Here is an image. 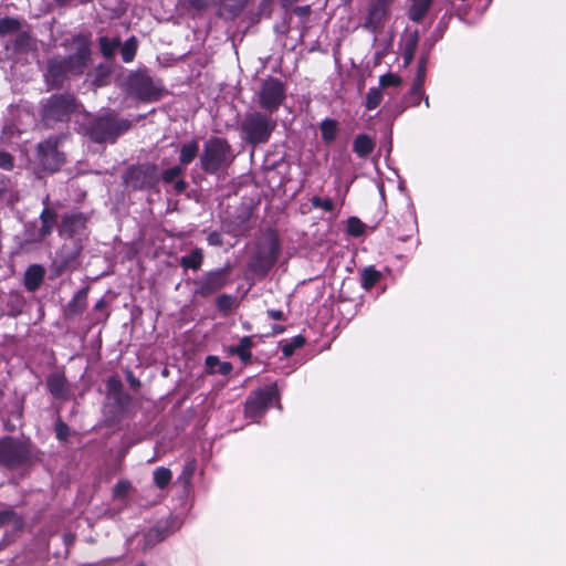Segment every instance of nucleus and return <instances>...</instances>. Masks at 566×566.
I'll use <instances>...</instances> for the list:
<instances>
[{"label": "nucleus", "instance_id": "19", "mask_svg": "<svg viewBox=\"0 0 566 566\" xmlns=\"http://www.w3.org/2000/svg\"><path fill=\"white\" fill-rule=\"evenodd\" d=\"M375 144L373 139L366 134H360L356 136L353 149L359 157H367L374 150Z\"/></svg>", "mask_w": 566, "mask_h": 566}, {"label": "nucleus", "instance_id": "9", "mask_svg": "<svg viewBox=\"0 0 566 566\" xmlns=\"http://www.w3.org/2000/svg\"><path fill=\"white\" fill-rule=\"evenodd\" d=\"M229 272V268L208 272L196 283V293L201 296H209L216 293L226 285Z\"/></svg>", "mask_w": 566, "mask_h": 566}, {"label": "nucleus", "instance_id": "37", "mask_svg": "<svg viewBox=\"0 0 566 566\" xmlns=\"http://www.w3.org/2000/svg\"><path fill=\"white\" fill-rule=\"evenodd\" d=\"M184 169L180 166H175L169 169H166L163 174V179L165 182H172L176 178H178L182 174Z\"/></svg>", "mask_w": 566, "mask_h": 566}, {"label": "nucleus", "instance_id": "2", "mask_svg": "<svg viewBox=\"0 0 566 566\" xmlns=\"http://www.w3.org/2000/svg\"><path fill=\"white\" fill-rule=\"evenodd\" d=\"M232 159L233 154L230 145L224 139L214 137L206 143L200 156V164L205 171L214 174L228 166Z\"/></svg>", "mask_w": 566, "mask_h": 566}, {"label": "nucleus", "instance_id": "49", "mask_svg": "<svg viewBox=\"0 0 566 566\" xmlns=\"http://www.w3.org/2000/svg\"><path fill=\"white\" fill-rule=\"evenodd\" d=\"M283 331H284V328L281 325H274L273 326V332L275 334L282 333Z\"/></svg>", "mask_w": 566, "mask_h": 566}, {"label": "nucleus", "instance_id": "53", "mask_svg": "<svg viewBox=\"0 0 566 566\" xmlns=\"http://www.w3.org/2000/svg\"><path fill=\"white\" fill-rule=\"evenodd\" d=\"M128 380L133 386L138 384V381L132 375L128 376Z\"/></svg>", "mask_w": 566, "mask_h": 566}, {"label": "nucleus", "instance_id": "46", "mask_svg": "<svg viewBox=\"0 0 566 566\" xmlns=\"http://www.w3.org/2000/svg\"><path fill=\"white\" fill-rule=\"evenodd\" d=\"M268 315L272 318V319H282L283 318V312L282 311H276V310H270L268 311Z\"/></svg>", "mask_w": 566, "mask_h": 566}, {"label": "nucleus", "instance_id": "25", "mask_svg": "<svg viewBox=\"0 0 566 566\" xmlns=\"http://www.w3.org/2000/svg\"><path fill=\"white\" fill-rule=\"evenodd\" d=\"M338 132V124L333 119H325L321 122V135L323 139L331 143L335 139Z\"/></svg>", "mask_w": 566, "mask_h": 566}, {"label": "nucleus", "instance_id": "35", "mask_svg": "<svg viewBox=\"0 0 566 566\" xmlns=\"http://www.w3.org/2000/svg\"><path fill=\"white\" fill-rule=\"evenodd\" d=\"M17 34V39H15V49L17 50H25L30 46V35L27 31H24L23 29H21Z\"/></svg>", "mask_w": 566, "mask_h": 566}, {"label": "nucleus", "instance_id": "11", "mask_svg": "<svg viewBox=\"0 0 566 566\" xmlns=\"http://www.w3.org/2000/svg\"><path fill=\"white\" fill-rule=\"evenodd\" d=\"M156 180L155 166L144 165L133 167L129 169L126 176V182L134 188L150 187Z\"/></svg>", "mask_w": 566, "mask_h": 566}, {"label": "nucleus", "instance_id": "23", "mask_svg": "<svg viewBox=\"0 0 566 566\" xmlns=\"http://www.w3.org/2000/svg\"><path fill=\"white\" fill-rule=\"evenodd\" d=\"M23 28V20L18 18L0 19V35L15 34Z\"/></svg>", "mask_w": 566, "mask_h": 566}, {"label": "nucleus", "instance_id": "34", "mask_svg": "<svg viewBox=\"0 0 566 566\" xmlns=\"http://www.w3.org/2000/svg\"><path fill=\"white\" fill-rule=\"evenodd\" d=\"M304 342L305 340H304V338L302 336H296L292 340L285 343L282 346L283 356L285 358L292 356L296 348H300V347L303 346Z\"/></svg>", "mask_w": 566, "mask_h": 566}, {"label": "nucleus", "instance_id": "44", "mask_svg": "<svg viewBox=\"0 0 566 566\" xmlns=\"http://www.w3.org/2000/svg\"><path fill=\"white\" fill-rule=\"evenodd\" d=\"M231 370H232V365L230 363L220 361L216 371L221 375H228Z\"/></svg>", "mask_w": 566, "mask_h": 566}, {"label": "nucleus", "instance_id": "1", "mask_svg": "<svg viewBox=\"0 0 566 566\" xmlns=\"http://www.w3.org/2000/svg\"><path fill=\"white\" fill-rule=\"evenodd\" d=\"M74 50L67 57H53L48 63L46 82L59 86L67 75L82 74L90 57L88 42L84 36H75L72 41Z\"/></svg>", "mask_w": 566, "mask_h": 566}, {"label": "nucleus", "instance_id": "48", "mask_svg": "<svg viewBox=\"0 0 566 566\" xmlns=\"http://www.w3.org/2000/svg\"><path fill=\"white\" fill-rule=\"evenodd\" d=\"M192 471H193V465H191V464H187V465L185 467L184 473H187V474L191 475V474H192Z\"/></svg>", "mask_w": 566, "mask_h": 566}, {"label": "nucleus", "instance_id": "38", "mask_svg": "<svg viewBox=\"0 0 566 566\" xmlns=\"http://www.w3.org/2000/svg\"><path fill=\"white\" fill-rule=\"evenodd\" d=\"M416 48H417V40L416 39L410 40L406 44V48H405V51H403L405 65H408L412 61Z\"/></svg>", "mask_w": 566, "mask_h": 566}, {"label": "nucleus", "instance_id": "45", "mask_svg": "<svg viewBox=\"0 0 566 566\" xmlns=\"http://www.w3.org/2000/svg\"><path fill=\"white\" fill-rule=\"evenodd\" d=\"M422 95H423V93L420 96L413 95L412 94V88H411L410 92H409V103H410V105L417 106L420 103V99H421Z\"/></svg>", "mask_w": 566, "mask_h": 566}, {"label": "nucleus", "instance_id": "12", "mask_svg": "<svg viewBox=\"0 0 566 566\" xmlns=\"http://www.w3.org/2000/svg\"><path fill=\"white\" fill-rule=\"evenodd\" d=\"M347 189L337 186L335 195L329 198L321 199V209L331 213V219H335L345 203Z\"/></svg>", "mask_w": 566, "mask_h": 566}, {"label": "nucleus", "instance_id": "8", "mask_svg": "<svg viewBox=\"0 0 566 566\" xmlns=\"http://www.w3.org/2000/svg\"><path fill=\"white\" fill-rule=\"evenodd\" d=\"M275 398L276 391L273 387L252 392L245 402V416L249 418L261 416Z\"/></svg>", "mask_w": 566, "mask_h": 566}, {"label": "nucleus", "instance_id": "31", "mask_svg": "<svg viewBox=\"0 0 566 566\" xmlns=\"http://www.w3.org/2000/svg\"><path fill=\"white\" fill-rule=\"evenodd\" d=\"M380 279V274L373 268H367L361 273V285L364 289H371Z\"/></svg>", "mask_w": 566, "mask_h": 566}, {"label": "nucleus", "instance_id": "39", "mask_svg": "<svg viewBox=\"0 0 566 566\" xmlns=\"http://www.w3.org/2000/svg\"><path fill=\"white\" fill-rule=\"evenodd\" d=\"M130 489V484L127 481H120L114 486V496L122 499L124 497Z\"/></svg>", "mask_w": 566, "mask_h": 566}, {"label": "nucleus", "instance_id": "5", "mask_svg": "<svg viewBox=\"0 0 566 566\" xmlns=\"http://www.w3.org/2000/svg\"><path fill=\"white\" fill-rule=\"evenodd\" d=\"M29 457L27 446L12 438L0 440V465L15 468L23 464Z\"/></svg>", "mask_w": 566, "mask_h": 566}, {"label": "nucleus", "instance_id": "18", "mask_svg": "<svg viewBox=\"0 0 566 566\" xmlns=\"http://www.w3.org/2000/svg\"><path fill=\"white\" fill-rule=\"evenodd\" d=\"M199 151V143L196 139L187 142L180 147L179 161L181 165L187 166L193 161Z\"/></svg>", "mask_w": 566, "mask_h": 566}, {"label": "nucleus", "instance_id": "21", "mask_svg": "<svg viewBox=\"0 0 566 566\" xmlns=\"http://www.w3.org/2000/svg\"><path fill=\"white\" fill-rule=\"evenodd\" d=\"M132 86L142 98H150L153 96L151 81L147 76H136L132 80Z\"/></svg>", "mask_w": 566, "mask_h": 566}, {"label": "nucleus", "instance_id": "41", "mask_svg": "<svg viewBox=\"0 0 566 566\" xmlns=\"http://www.w3.org/2000/svg\"><path fill=\"white\" fill-rule=\"evenodd\" d=\"M231 304H232V298L228 295H220L217 298V306L220 310H228L231 307Z\"/></svg>", "mask_w": 566, "mask_h": 566}, {"label": "nucleus", "instance_id": "33", "mask_svg": "<svg viewBox=\"0 0 566 566\" xmlns=\"http://www.w3.org/2000/svg\"><path fill=\"white\" fill-rule=\"evenodd\" d=\"M366 229L365 223H363L358 218L350 217L347 220V232L353 237H360L364 234Z\"/></svg>", "mask_w": 566, "mask_h": 566}, {"label": "nucleus", "instance_id": "51", "mask_svg": "<svg viewBox=\"0 0 566 566\" xmlns=\"http://www.w3.org/2000/svg\"><path fill=\"white\" fill-rule=\"evenodd\" d=\"M300 14H305L308 11L307 7H300L296 9Z\"/></svg>", "mask_w": 566, "mask_h": 566}, {"label": "nucleus", "instance_id": "28", "mask_svg": "<svg viewBox=\"0 0 566 566\" xmlns=\"http://www.w3.org/2000/svg\"><path fill=\"white\" fill-rule=\"evenodd\" d=\"M382 101V93L379 87H371L366 94L365 107L368 111L377 108Z\"/></svg>", "mask_w": 566, "mask_h": 566}, {"label": "nucleus", "instance_id": "40", "mask_svg": "<svg viewBox=\"0 0 566 566\" xmlns=\"http://www.w3.org/2000/svg\"><path fill=\"white\" fill-rule=\"evenodd\" d=\"M0 168L6 170L13 168V158L9 153L0 150Z\"/></svg>", "mask_w": 566, "mask_h": 566}, {"label": "nucleus", "instance_id": "20", "mask_svg": "<svg viewBox=\"0 0 566 566\" xmlns=\"http://www.w3.org/2000/svg\"><path fill=\"white\" fill-rule=\"evenodd\" d=\"M409 18L413 22H420L427 14L432 0H410Z\"/></svg>", "mask_w": 566, "mask_h": 566}, {"label": "nucleus", "instance_id": "52", "mask_svg": "<svg viewBox=\"0 0 566 566\" xmlns=\"http://www.w3.org/2000/svg\"><path fill=\"white\" fill-rule=\"evenodd\" d=\"M312 205H313L314 207H318V197H317V196H314V197L312 198Z\"/></svg>", "mask_w": 566, "mask_h": 566}, {"label": "nucleus", "instance_id": "14", "mask_svg": "<svg viewBox=\"0 0 566 566\" xmlns=\"http://www.w3.org/2000/svg\"><path fill=\"white\" fill-rule=\"evenodd\" d=\"M180 527V522L172 520L171 530H163L161 527H155L143 534L144 544L143 549L153 547L166 538V536Z\"/></svg>", "mask_w": 566, "mask_h": 566}, {"label": "nucleus", "instance_id": "32", "mask_svg": "<svg viewBox=\"0 0 566 566\" xmlns=\"http://www.w3.org/2000/svg\"><path fill=\"white\" fill-rule=\"evenodd\" d=\"M137 50V42L135 38L128 39L122 46L120 54L125 63H129L134 60Z\"/></svg>", "mask_w": 566, "mask_h": 566}, {"label": "nucleus", "instance_id": "4", "mask_svg": "<svg viewBox=\"0 0 566 566\" xmlns=\"http://www.w3.org/2000/svg\"><path fill=\"white\" fill-rule=\"evenodd\" d=\"M129 128L127 120H117L113 114H106L94 120L90 128L92 139L98 143L114 142L118 135Z\"/></svg>", "mask_w": 566, "mask_h": 566}, {"label": "nucleus", "instance_id": "30", "mask_svg": "<svg viewBox=\"0 0 566 566\" xmlns=\"http://www.w3.org/2000/svg\"><path fill=\"white\" fill-rule=\"evenodd\" d=\"M251 347H252V340L249 336H244L241 338L239 345L235 348V353L240 357L242 361L250 360L252 354H251Z\"/></svg>", "mask_w": 566, "mask_h": 566}, {"label": "nucleus", "instance_id": "3", "mask_svg": "<svg viewBox=\"0 0 566 566\" xmlns=\"http://www.w3.org/2000/svg\"><path fill=\"white\" fill-rule=\"evenodd\" d=\"M276 123L266 114L260 112H252L244 117L241 128L244 139L253 145L265 143Z\"/></svg>", "mask_w": 566, "mask_h": 566}, {"label": "nucleus", "instance_id": "47", "mask_svg": "<svg viewBox=\"0 0 566 566\" xmlns=\"http://www.w3.org/2000/svg\"><path fill=\"white\" fill-rule=\"evenodd\" d=\"M186 188V182L184 180H178L175 184V189L177 192H182Z\"/></svg>", "mask_w": 566, "mask_h": 566}, {"label": "nucleus", "instance_id": "13", "mask_svg": "<svg viewBox=\"0 0 566 566\" xmlns=\"http://www.w3.org/2000/svg\"><path fill=\"white\" fill-rule=\"evenodd\" d=\"M46 386L52 396L57 399H66L70 389L65 376L61 373H53L48 376Z\"/></svg>", "mask_w": 566, "mask_h": 566}, {"label": "nucleus", "instance_id": "29", "mask_svg": "<svg viewBox=\"0 0 566 566\" xmlns=\"http://www.w3.org/2000/svg\"><path fill=\"white\" fill-rule=\"evenodd\" d=\"M120 42L118 39H108L107 36H102L99 39L101 51L105 57L113 56Z\"/></svg>", "mask_w": 566, "mask_h": 566}, {"label": "nucleus", "instance_id": "42", "mask_svg": "<svg viewBox=\"0 0 566 566\" xmlns=\"http://www.w3.org/2000/svg\"><path fill=\"white\" fill-rule=\"evenodd\" d=\"M207 241L210 245H214V247L222 245V243H223L221 234L217 231L209 233L207 237Z\"/></svg>", "mask_w": 566, "mask_h": 566}, {"label": "nucleus", "instance_id": "43", "mask_svg": "<svg viewBox=\"0 0 566 566\" xmlns=\"http://www.w3.org/2000/svg\"><path fill=\"white\" fill-rule=\"evenodd\" d=\"M219 364H220V360L216 356H208L206 359V365L210 373H216Z\"/></svg>", "mask_w": 566, "mask_h": 566}, {"label": "nucleus", "instance_id": "50", "mask_svg": "<svg viewBox=\"0 0 566 566\" xmlns=\"http://www.w3.org/2000/svg\"><path fill=\"white\" fill-rule=\"evenodd\" d=\"M57 437L63 438L64 437V426H60L57 428Z\"/></svg>", "mask_w": 566, "mask_h": 566}, {"label": "nucleus", "instance_id": "24", "mask_svg": "<svg viewBox=\"0 0 566 566\" xmlns=\"http://www.w3.org/2000/svg\"><path fill=\"white\" fill-rule=\"evenodd\" d=\"M203 261V253L201 249L192 250L188 255L180 260V264L186 269L199 270Z\"/></svg>", "mask_w": 566, "mask_h": 566}, {"label": "nucleus", "instance_id": "6", "mask_svg": "<svg viewBox=\"0 0 566 566\" xmlns=\"http://www.w3.org/2000/svg\"><path fill=\"white\" fill-rule=\"evenodd\" d=\"M284 96L285 90L282 82L276 78H268L258 93V102L262 108L273 113L282 104Z\"/></svg>", "mask_w": 566, "mask_h": 566}, {"label": "nucleus", "instance_id": "55", "mask_svg": "<svg viewBox=\"0 0 566 566\" xmlns=\"http://www.w3.org/2000/svg\"><path fill=\"white\" fill-rule=\"evenodd\" d=\"M424 104H426V107H429V106H430V104H429V97H428V96H426V97H424Z\"/></svg>", "mask_w": 566, "mask_h": 566}, {"label": "nucleus", "instance_id": "7", "mask_svg": "<svg viewBox=\"0 0 566 566\" xmlns=\"http://www.w3.org/2000/svg\"><path fill=\"white\" fill-rule=\"evenodd\" d=\"M75 107L76 105L72 96L54 95L46 101L43 117L48 123L51 120H63Z\"/></svg>", "mask_w": 566, "mask_h": 566}, {"label": "nucleus", "instance_id": "26", "mask_svg": "<svg viewBox=\"0 0 566 566\" xmlns=\"http://www.w3.org/2000/svg\"><path fill=\"white\" fill-rule=\"evenodd\" d=\"M426 77V59L422 57L419 61L416 78L412 84V94L420 96L422 94V86Z\"/></svg>", "mask_w": 566, "mask_h": 566}, {"label": "nucleus", "instance_id": "22", "mask_svg": "<svg viewBox=\"0 0 566 566\" xmlns=\"http://www.w3.org/2000/svg\"><path fill=\"white\" fill-rule=\"evenodd\" d=\"M41 228H40V235L42 238L49 235L55 223H56V214L53 210L50 208H45L41 213Z\"/></svg>", "mask_w": 566, "mask_h": 566}, {"label": "nucleus", "instance_id": "16", "mask_svg": "<svg viewBox=\"0 0 566 566\" xmlns=\"http://www.w3.org/2000/svg\"><path fill=\"white\" fill-rule=\"evenodd\" d=\"M387 15L386 7L382 3H375L370 7L366 20V27L376 32L381 29Z\"/></svg>", "mask_w": 566, "mask_h": 566}, {"label": "nucleus", "instance_id": "27", "mask_svg": "<svg viewBox=\"0 0 566 566\" xmlns=\"http://www.w3.org/2000/svg\"><path fill=\"white\" fill-rule=\"evenodd\" d=\"M171 471L165 467H159L154 471V483L159 489L166 488L171 481Z\"/></svg>", "mask_w": 566, "mask_h": 566}, {"label": "nucleus", "instance_id": "36", "mask_svg": "<svg viewBox=\"0 0 566 566\" xmlns=\"http://www.w3.org/2000/svg\"><path fill=\"white\" fill-rule=\"evenodd\" d=\"M379 83H380V86H382V87L398 86L401 83V78L394 73H387V74L380 76Z\"/></svg>", "mask_w": 566, "mask_h": 566}, {"label": "nucleus", "instance_id": "10", "mask_svg": "<svg viewBox=\"0 0 566 566\" xmlns=\"http://www.w3.org/2000/svg\"><path fill=\"white\" fill-rule=\"evenodd\" d=\"M39 163L45 170L54 171L63 163V156L57 150V143L55 139H48L38 145Z\"/></svg>", "mask_w": 566, "mask_h": 566}, {"label": "nucleus", "instance_id": "54", "mask_svg": "<svg viewBox=\"0 0 566 566\" xmlns=\"http://www.w3.org/2000/svg\"><path fill=\"white\" fill-rule=\"evenodd\" d=\"M7 516H8L7 513H0V524L6 521Z\"/></svg>", "mask_w": 566, "mask_h": 566}, {"label": "nucleus", "instance_id": "15", "mask_svg": "<svg viewBox=\"0 0 566 566\" xmlns=\"http://www.w3.org/2000/svg\"><path fill=\"white\" fill-rule=\"evenodd\" d=\"M85 218L80 213L67 214L60 226V233L73 235L80 233L85 227Z\"/></svg>", "mask_w": 566, "mask_h": 566}, {"label": "nucleus", "instance_id": "17", "mask_svg": "<svg viewBox=\"0 0 566 566\" xmlns=\"http://www.w3.org/2000/svg\"><path fill=\"white\" fill-rule=\"evenodd\" d=\"M45 271L41 265L33 264L24 273V285L30 292L38 290L44 279Z\"/></svg>", "mask_w": 566, "mask_h": 566}]
</instances>
